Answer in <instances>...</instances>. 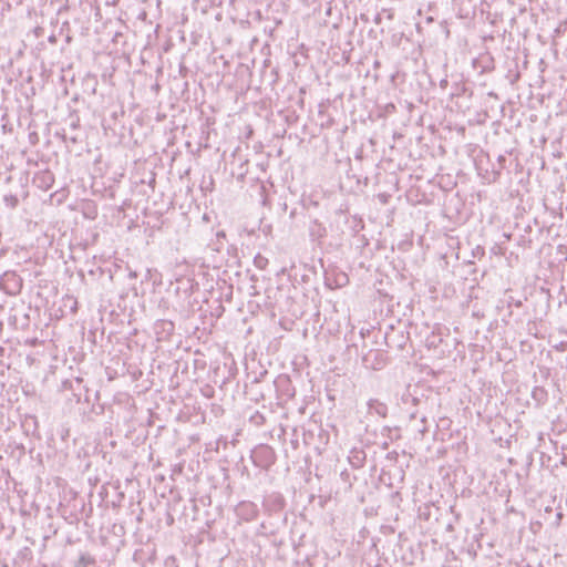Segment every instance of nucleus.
<instances>
[{"mask_svg":"<svg viewBox=\"0 0 567 567\" xmlns=\"http://www.w3.org/2000/svg\"><path fill=\"white\" fill-rule=\"evenodd\" d=\"M35 181H41L40 187L49 188L53 183V175L47 171L38 175Z\"/></svg>","mask_w":567,"mask_h":567,"instance_id":"6","label":"nucleus"},{"mask_svg":"<svg viewBox=\"0 0 567 567\" xmlns=\"http://www.w3.org/2000/svg\"><path fill=\"white\" fill-rule=\"evenodd\" d=\"M251 460L255 466L268 470L276 462V453L271 446L260 444L252 450Z\"/></svg>","mask_w":567,"mask_h":567,"instance_id":"1","label":"nucleus"},{"mask_svg":"<svg viewBox=\"0 0 567 567\" xmlns=\"http://www.w3.org/2000/svg\"><path fill=\"white\" fill-rule=\"evenodd\" d=\"M268 264H269L268 259L265 256L260 255V254L256 255L255 258H254V265L258 269H261V270L266 269Z\"/></svg>","mask_w":567,"mask_h":567,"instance_id":"7","label":"nucleus"},{"mask_svg":"<svg viewBox=\"0 0 567 567\" xmlns=\"http://www.w3.org/2000/svg\"><path fill=\"white\" fill-rule=\"evenodd\" d=\"M236 513L241 519L250 522L257 517L258 508L251 502H241L237 505Z\"/></svg>","mask_w":567,"mask_h":567,"instance_id":"2","label":"nucleus"},{"mask_svg":"<svg viewBox=\"0 0 567 567\" xmlns=\"http://www.w3.org/2000/svg\"><path fill=\"white\" fill-rule=\"evenodd\" d=\"M80 563L83 565V567H85L87 564H93L94 561L91 557L82 556Z\"/></svg>","mask_w":567,"mask_h":567,"instance_id":"9","label":"nucleus"},{"mask_svg":"<svg viewBox=\"0 0 567 567\" xmlns=\"http://www.w3.org/2000/svg\"><path fill=\"white\" fill-rule=\"evenodd\" d=\"M7 206L14 208L18 205V198L14 195H6L3 198Z\"/></svg>","mask_w":567,"mask_h":567,"instance_id":"8","label":"nucleus"},{"mask_svg":"<svg viewBox=\"0 0 567 567\" xmlns=\"http://www.w3.org/2000/svg\"><path fill=\"white\" fill-rule=\"evenodd\" d=\"M48 40H49V42H50V43H52V44L56 43V37H55V34H51V35L49 37V39H48Z\"/></svg>","mask_w":567,"mask_h":567,"instance_id":"11","label":"nucleus"},{"mask_svg":"<svg viewBox=\"0 0 567 567\" xmlns=\"http://www.w3.org/2000/svg\"><path fill=\"white\" fill-rule=\"evenodd\" d=\"M174 323L169 320H158L154 326L158 340L169 337L174 332Z\"/></svg>","mask_w":567,"mask_h":567,"instance_id":"3","label":"nucleus"},{"mask_svg":"<svg viewBox=\"0 0 567 567\" xmlns=\"http://www.w3.org/2000/svg\"><path fill=\"white\" fill-rule=\"evenodd\" d=\"M478 255L480 256L484 255V248H482L480 246L476 248V251H474V256H478Z\"/></svg>","mask_w":567,"mask_h":567,"instance_id":"10","label":"nucleus"},{"mask_svg":"<svg viewBox=\"0 0 567 567\" xmlns=\"http://www.w3.org/2000/svg\"><path fill=\"white\" fill-rule=\"evenodd\" d=\"M532 398L537 404H544L547 401L548 393L543 386H535L532 391Z\"/></svg>","mask_w":567,"mask_h":567,"instance_id":"5","label":"nucleus"},{"mask_svg":"<svg viewBox=\"0 0 567 567\" xmlns=\"http://www.w3.org/2000/svg\"><path fill=\"white\" fill-rule=\"evenodd\" d=\"M217 237H225V234L223 231H218Z\"/></svg>","mask_w":567,"mask_h":567,"instance_id":"12","label":"nucleus"},{"mask_svg":"<svg viewBox=\"0 0 567 567\" xmlns=\"http://www.w3.org/2000/svg\"><path fill=\"white\" fill-rule=\"evenodd\" d=\"M368 413L378 415L380 417H386L388 405L377 399H370L368 401Z\"/></svg>","mask_w":567,"mask_h":567,"instance_id":"4","label":"nucleus"}]
</instances>
